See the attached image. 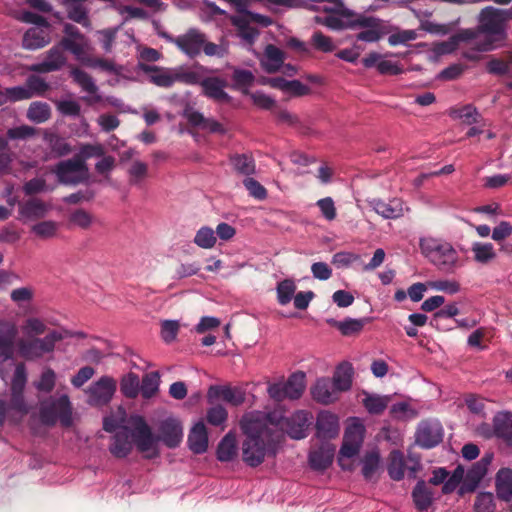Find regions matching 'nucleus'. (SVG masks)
I'll use <instances>...</instances> for the list:
<instances>
[{
	"instance_id": "nucleus-62",
	"label": "nucleus",
	"mask_w": 512,
	"mask_h": 512,
	"mask_svg": "<svg viewBox=\"0 0 512 512\" xmlns=\"http://www.w3.org/2000/svg\"><path fill=\"white\" fill-rule=\"evenodd\" d=\"M228 413L222 405H215L207 411V421L213 426H220L227 420Z\"/></svg>"
},
{
	"instance_id": "nucleus-11",
	"label": "nucleus",
	"mask_w": 512,
	"mask_h": 512,
	"mask_svg": "<svg viewBox=\"0 0 512 512\" xmlns=\"http://www.w3.org/2000/svg\"><path fill=\"white\" fill-rule=\"evenodd\" d=\"M493 453H486L479 461L474 463L471 468L465 472L464 480L458 490L459 496L474 492L479 486L482 479L488 471V467L492 463Z\"/></svg>"
},
{
	"instance_id": "nucleus-34",
	"label": "nucleus",
	"mask_w": 512,
	"mask_h": 512,
	"mask_svg": "<svg viewBox=\"0 0 512 512\" xmlns=\"http://www.w3.org/2000/svg\"><path fill=\"white\" fill-rule=\"evenodd\" d=\"M471 252L476 263L488 265L497 258L495 247L490 242H474L471 245Z\"/></svg>"
},
{
	"instance_id": "nucleus-30",
	"label": "nucleus",
	"mask_w": 512,
	"mask_h": 512,
	"mask_svg": "<svg viewBox=\"0 0 512 512\" xmlns=\"http://www.w3.org/2000/svg\"><path fill=\"white\" fill-rule=\"evenodd\" d=\"M52 26L45 16L34 12V49L42 48L51 42Z\"/></svg>"
},
{
	"instance_id": "nucleus-44",
	"label": "nucleus",
	"mask_w": 512,
	"mask_h": 512,
	"mask_svg": "<svg viewBox=\"0 0 512 512\" xmlns=\"http://www.w3.org/2000/svg\"><path fill=\"white\" fill-rule=\"evenodd\" d=\"M255 79L254 74L245 69L234 68L233 69V88L241 90L244 93H247L248 88L253 84Z\"/></svg>"
},
{
	"instance_id": "nucleus-39",
	"label": "nucleus",
	"mask_w": 512,
	"mask_h": 512,
	"mask_svg": "<svg viewBox=\"0 0 512 512\" xmlns=\"http://www.w3.org/2000/svg\"><path fill=\"white\" fill-rule=\"evenodd\" d=\"M305 378V373L296 372L293 373L286 382H284L288 399L295 400L302 396L306 387Z\"/></svg>"
},
{
	"instance_id": "nucleus-26",
	"label": "nucleus",
	"mask_w": 512,
	"mask_h": 512,
	"mask_svg": "<svg viewBox=\"0 0 512 512\" xmlns=\"http://www.w3.org/2000/svg\"><path fill=\"white\" fill-rule=\"evenodd\" d=\"M160 439L166 446L174 448L178 446L183 437V429L176 419H166L160 426Z\"/></svg>"
},
{
	"instance_id": "nucleus-46",
	"label": "nucleus",
	"mask_w": 512,
	"mask_h": 512,
	"mask_svg": "<svg viewBox=\"0 0 512 512\" xmlns=\"http://www.w3.org/2000/svg\"><path fill=\"white\" fill-rule=\"evenodd\" d=\"M216 242L215 231L208 226L201 227L194 236V243L202 249H211L215 246Z\"/></svg>"
},
{
	"instance_id": "nucleus-5",
	"label": "nucleus",
	"mask_w": 512,
	"mask_h": 512,
	"mask_svg": "<svg viewBox=\"0 0 512 512\" xmlns=\"http://www.w3.org/2000/svg\"><path fill=\"white\" fill-rule=\"evenodd\" d=\"M40 420L46 425L59 422L63 427L73 425V407L67 394L49 396L40 402Z\"/></svg>"
},
{
	"instance_id": "nucleus-16",
	"label": "nucleus",
	"mask_w": 512,
	"mask_h": 512,
	"mask_svg": "<svg viewBox=\"0 0 512 512\" xmlns=\"http://www.w3.org/2000/svg\"><path fill=\"white\" fill-rule=\"evenodd\" d=\"M369 207L384 219H398L408 211L402 199L392 198L387 202L380 198L367 199Z\"/></svg>"
},
{
	"instance_id": "nucleus-21",
	"label": "nucleus",
	"mask_w": 512,
	"mask_h": 512,
	"mask_svg": "<svg viewBox=\"0 0 512 512\" xmlns=\"http://www.w3.org/2000/svg\"><path fill=\"white\" fill-rule=\"evenodd\" d=\"M26 383L25 368L22 364H18L12 379V406L21 413H27L28 409L24 403L22 392Z\"/></svg>"
},
{
	"instance_id": "nucleus-64",
	"label": "nucleus",
	"mask_w": 512,
	"mask_h": 512,
	"mask_svg": "<svg viewBox=\"0 0 512 512\" xmlns=\"http://www.w3.org/2000/svg\"><path fill=\"white\" fill-rule=\"evenodd\" d=\"M45 140L51 147L52 151L55 152L58 156L66 155L71 151L67 142L57 135H45Z\"/></svg>"
},
{
	"instance_id": "nucleus-42",
	"label": "nucleus",
	"mask_w": 512,
	"mask_h": 512,
	"mask_svg": "<svg viewBox=\"0 0 512 512\" xmlns=\"http://www.w3.org/2000/svg\"><path fill=\"white\" fill-rule=\"evenodd\" d=\"M330 380L339 393L349 390L352 384V368L348 365L339 366Z\"/></svg>"
},
{
	"instance_id": "nucleus-10",
	"label": "nucleus",
	"mask_w": 512,
	"mask_h": 512,
	"mask_svg": "<svg viewBox=\"0 0 512 512\" xmlns=\"http://www.w3.org/2000/svg\"><path fill=\"white\" fill-rule=\"evenodd\" d=\"M327 12H331L325 16H316L315 22L321 24L331 30L339 31L344 29H352L356 13L344 8H329L324 6L322 8Z\"/></svg>"
},
{
	"instance_id": "nucleus-22",
	"label": "nucleus",
	"mask_w": 512,
	"mask_h": 512,
	"mask_svg": "<svg viewBox=\"0 0 512 512\" xmlns=\"http://www.w3.org/2000/svg\"><path fill=\"white\" fill-rule=\"evenodd\" d=\"M67 59L61 46H53L45 55L44 59L34 64V72H51L62 68Z\"/></svg>"
},
{
	"instance_id": "nucleus-60",
	"label": "nucleus",
	"mask_w": 512,
	"mask_h": 512,
	"mask_svg": "<svg viewBox=\"0 0 512 512\" xmlns=\"http://www.w3.org/2000/svg\"><path fill=\"white\" fill-rule=\"evenodd\" d=\"M380 457L378 453L372 452L365 456L363 460L362 472L366 479H371L379 468Z\"/></svg>"
},
{
	"instance_id": "nucleus-19",
	"label": "nucleus",
	"mask_w": 512,
	"mask_h": 512,
	"mask_svg": "<svg viewBox=\"0 0 512 512\" xmlns=\"http://www.w3.org/2000/svg\"><path fill=\"white\" fill-rule=\"evenodd\" d=\"M340 431L339 418L330 411H321L317 415L316 434L321 439H332Z\"/></svg>"
},
{
	"instance_id": "nucleus-51",
	"label": "nucleus",
	"mask_w": 512,
	"mask_h": 512,
	"mask_svg": "<svg viewBox=\"0 0 512 512\" xmlns=\"http://www.w3.org/2000/svg\"><path fill=\"white\" fill-rule=\"evenodd\" d=\"M388 402V397L367 395L363 400V405L370 414H380L386 409Z\"/></svg>"
},
{
	"instance_id": "nucleus-6",
	"label": "nucleus",
	"mask_w": 512,
	"mask_h": 512,
	"mask_svg": "<svg viewBox=\"0 0 512 512\" xmlns=\"http://www.w3.org/2000/svg\"><path fill=\"white\" fill-rule=\"evenodd\" d=\"M352 30H360L356 35L358 41L373 43L389 34L392 27L380 18L356 13Z\"/></svg>"
},
{
	"instance_id": "nucleus-53",
	"label": "nucleus",
	"mask_w": 512,
	"mask_h": 512,
	"mask_svg": "<svg viewBox=\"0 0 512 512\" xmlns=\"http://www.w3.org/2000/svg\"><path fill=\"white\" fill-rule=\"evenodd\" d=\"M83 65L90 67V68H98L102 71L109 72V73H119L120 67L116 65V63L109 59L99 58V57H91L88 56V58L85 60Z\"/></svg>"
},
{
	"instance_id": "nucleus-14",
	"label": "nucleus",
	"mask_w": 512,
	"mask_h": 512,
	"mask_svg": "<svg viewBox=\"0 0 512 512\" xmlns=\"http://www.w3.org/2000/svg\"><path fill=\"white\" fill-rule=\"evenodd\" d=\"M204 34L197 29H190L185 34H182L176 38L162 34V37L168 41L174 43L184 54L189 57H195L202 51L204 44Z\"/></svg>"
},
{
	"instance_id": "nucleus-1",
	"label": "nucleus",
	"mask_w": 512,
	"mask_h": 512,
	"mask_svg": "<svg viewBox=\"0 0 512 512\" xmlns=\"http://www.w3.org/2000/svg\"><path fill=\"white\" fill-rule=\"evenodd\" d=\"M240 427L245 435L242 442V458L250 467H257L268 456H275L279 444V431L275 417L261 411L246 413Z\"/></svg>"
},
{
	"instance_id": "nucleus-38",
	"label": "nucleus",
	"mask_w": 512,
	"mask_h": 512,
	"mask_svg": "<svg viewBox=\"0 0 512 512\" xmlns=\"http://www.w3.org/2000/svg\"><path fill=\"white\" fill-rule=\"evenodd\" d=\"M188 121L192 125L212 133H225V129L220 122L211 118H205L203 114L197 111H193L188 114Z\"/></svg>"
},
{
	"instance_id": "nucleus-20",
	"label": "nucleus",
	"mask_w": 512,
	"mask_h": 512,
	"mask_svg": "<svg viewBox=\"0 0 512 512\" xmlns=\"http://www.w3.org/2000/svg\"><path fill=\"white\" fill-rule=\"evenodd\" d=\"M311 395L316 402L328 405L338 400L339 392L329 378H319L311 387Z\"/></svg>"
},
{
	"instance_id": "nucleus-56",
	"label": "nucleus",
	"mask_w": 512,
	"mask_h": 512,
	"mask_svg": "<svg viewBox=\"0 0 512 512\" xmlns=\"http://www.w3.org/2000/svg\"><path fill=\"white\" fill-rule=\"evenodd\" d=\"M118 30L119 27L106 28L97 31L98 40L105 53H110L112 51Z\"/></svg>"
},
{
	"instance_id": "nucleus-2",
	"label": "nucleus",
	"mask_w": 512,
	"mask_h": 512,
	"mask_svg": "<svg viewBox=\"0 0 512 512\" xmlns=\"http://www.w3.org/2000/svg\"><path fill=\"white\" fill-rule=\"evenodd\" d=\"M65 336L54 312L34 311V360H54L56 346Z\"/></svg>"
},
{
	"instance_id": "nucleus-63",
	"label": "nucleus",
	"mask_w": 512,
	"mask_h": 512,
	"mask_svg": "<svg viewBox=\"0 0 512 512\" xmlns=\"http://www.w3.org/2000/svg\"><path fill=\"white\" fill-rule=\"evenodd\" d=\"M418 37L415 30H397L390 34L388 37V43L391 46H397L400 44H406L409 41H413Z\"/></svg>"
},
{
	"instance_id": "nucleus-12",
	"label": "nucleus",
	"mask_w": 512,
	"mask_h": 512,
	"mask_svg": "<svg viewBox=\"0 0 512 512\" xmlns=\"http://www.w3.org/2000/svg\"><path fill=\"white\" fill-rule=\"evenodd\" d=\"M55 173L61 183L75 185L87 178L88 169L82 159L74 157L61 161L56 166Z\"/></svg>"
},
{
	"instance_id": "nucleus-61",
	"label": "nucleus",
	"mask_w": 512,
	"mask_h": 512,
	"mask_svg": "<svg viewBox=\"0 0 512 512\" xmlns=\"http://www.w3.org/2000/svg\"><path fill=\"white\" fill-rule=\"evenodd\" d=\"M69 222L82 229H87L93 222V217L90 213L83 209H77L69 216Z\"/></svg>"
},
{
	"instance_id": "nucleus-43",
	"label": "nucleus",
	"mask_w": 512,
	"mask_h": 512,
	"mask_svg": "<svg viewBox=\"0 0 512 512\" xmlns=\"http://www.w3.org/2000/svg\"><path fill=\"white\" fill-rule=\"evenodd\" d=\"M494 430L499 437L512 438V414L509 412L497 414L494 417Z\"/></svg>"
},
{
	"instance_id": "nucleus-23",
	"label": "nucleus",
	"mask_w": 512,
	"mask_h": 512,
	"mask_svg": "<svg viewBox=\"0 0 512 512\" xmlns=\"http://www.w3.org/2000/svg\"><path fill=\"white\" fill-rule=\"evenodd\" d=\"M87 0H61L66 7L67 17L82 25L84 28L91 29L92 24L89 18V9L84 5Z\"/></svg>"
},
{
	"instance_id": "nucleus-33",
	"label": "nucleus",
	"mask_w": 512,
	"mask_h": 512,
	"mask_svg": "<svg viewBox=\"0 0 512 512\" xmlns=\"http://www.w3.org/2000/svg\"><path fill=\"white\" fill-rule=\"evenodd\" d=\"M496 493L499 499L510 501L512 499V470L501 468L495 477Z\"/></svg>"
},
{
	"instance_id": "nucleus-7",
	"label": "nucleus",
	"mask_w": 512,
	"mask_h": 512,
	"mask_svg": "<svg viewBox=\"0 0 512 512\" xmlns=\"http://www.w3.org/2000/svg\"><path fill=\"white\" fill-rule=\"evenodd\" d=\"M268 416L275 417L279 431V440L283 432H286L293 439H302L307 435V429L310 423L311 415L307 411L299 410L293 413L289 418H284L280 413H266Z\"/></svg>"
},
{
	"instance_id": "nucleus-55",
	"label": "nucleus",
	"mask_w": 512,
	"mask_h": 512,
	"mask_svg": "<svg viewBox=\"0 0 512 512\" xmlns=\"http://www.w3.org/2000/svg\"><path fill=\"white\" fill-rule=\"evenodd\" d=\"M179 329L178 320H164L161 322V338L165 343H172L176 339Z\"/></svg>"
},
{
	"instance_id": "nucleus-59",
	"label": "nucleus",
	"mask_w": 512,
	"mask_h": 512,
	"mask_svg": "<svg viewBox=\"0 0 512 512\" xmlns=\"http://www.w3.org/2000/svg\"><path fill=\"white\" fill-rule=\"evenodd\" d=\"M390 413L394 418L408 420L417 416L416 411L406 402H399L392 405Z\"/></svg>"
},
{
	"instance_id": "nucleus-3",
	"label": "nucleus",
	"mask_w": 512,
	"mask_h": 512,
	"mask_svg": "<svg viewBox=\"0 0 512 512\" xmlns=\"http://www.w3.org/2000/svg\"><path fill=\"white\" fill-rule=\"evenodd\" d=\"M421 254L437 270L444 273H453L460 266V255L454 245L441 237L424 236L419 239Z\"/></svg>"
},
{
	"instance_id": "nucleus-37",
	"label": "nucleus",
	"mask_w": 512,
	"mask_h": 512,
	"mask_svg": "<svg viewBox=\"0 0 512 512\" xmlns=\"http://www.w3.org/2000/svg\"><path fill=\"white\" fill-rule=\"evenodd\" d=\"M237 453L236 436L233 432L227 433L217 448V459L221 462L232 461Z\"/></svg>"
},
{
	"instance_id": "nucleus-49",
	"label": "nucleus",
	"mask_w": 512,
	"mask_h": 512,
	"mask_svg": "<svg viewBox=\"0 0 512 512\" xmlns=\"http://www.w3.org/2000/svg\"><path fill=\"white\" fill-rule=\"evenodd\" d=\"M277 300L281 305H287L294 297L296 284L293 280L285 279L278 283Z\"/></svg>"
},
{
	"instance_id": "nucleus-18",
	"label": "nucleus",
	"mask_w": 512,
	"mask_h": 512,
	"mask_svg": "<svg viewBox=\"0 0 512 512\" xmlns=\"http://www.w3.org/2000/svg\"><path fill=\"white\" fill-rule=\"evenodd\" d=\"M137 68L148 76L151 83L158 87L170 88L176 83L175 68L145 64L141 61L137 64Z\"/></svg>"
},
{
	"instance_id": "nucleus-35",
	"label": "nucleus",
	"mask_w": 512,
	"mask_h": 512,
	"mask_svg": "<svg viewBox=\"0 0 512 512\" xmlns=\"http://www.w3.org/2000/svg\"><path fill=\"white\" fill-rule=\"evenodd\" d=\"M233 25L237 28V35L246 45H252L259 35L257 28L250 24L246 16H236L232 18Z\"/></svg>"
},
{
	"instance_id": "nucleus-4",
	"label": "nucleus",
	"mask_w": 512,
	"mask_h": 512,
	"mask_svg": "<svg viewBox=\"0 0 512 512\" xmlns=\"http://www.w3.org/2000/svg\"><path fill=\"white\" fill-rule=\"evenodd\" d=\"M505 20L503 11L494 7H486L481 11L478 25L483 37V42L479 44L481 51H491L505 40Z\"/></svg>"
},
{
	"instance_id": "nucleus-8",
	"label": "nucleus",
	"mask_w": 512,
	"mask_h": 512,
	"mask_svg": "<svg viewBox=\"0 0 512 512\" xmlns=\"http://www.w3.org/2000/svg\"><path fill=\"white\" fill-rule=\"evenodd\" d=\"M365 426L360 418L349 419L345 429L343 444L340 449L339 463L344 467V458H352L358 454L363 442Z\"/></svg>"
},
{
	"instance_id": "nucleus-32",
	"label": "nucleus",
	"mask_w": 512,
	"mask_h": 512,
	"mask_svg": "<svg viewBox=\"0 0 512 512\" xmlns=\"http://www.w3.org/2000/svg\"><path fill=\"white\" fill-rule=\"evenodd\" d=\"M262 68L268 72H276L282 66L284 62V53L278 47L269 44L264 50V54L261 58Z\"/></svg>"
},
{
	"instance_id": "nucleus-41",
	"label": "nucleus",
	"mask_w": 512,
	"mask_h": 512,
	"mask_svg": "<svg viewBox=\"0 0 512 512\" xmlns=\"http://www.w3.org/2000/svg\"><path fill=\"white\" fill-rule=\"evenodd\" d=\"M333 449L329 446H323L319 449L313 450L309 454V463L314 469L327 468L333 459Z\"/></svg>"
},
{
	"instance_id": "nucleus-9",
	"label": "nucleus",
	"mask_w": 512,
	"mask_h": 512,
	"mask_svg": "<svg viewBox=\"0 0 512 512\" xmlns=\"http://www.w3.org/2000/svg\"><path fill=\"white\" fill-rule=\"evenodd\" d=\"M129 425L132 428V437L137 449L145 453L148 458L157 456V439L153 436L145 420L138 415L131 416Z\"/></svg>"
},
{
	"instance_id": "nucleus-24",
	"label": "nucleus",
	"mask_w": 512,
	"mask_h": 512,
	"mask_svg": "<svg viewBox=\"0 0 512 512\" xmlns=\"http://www.w3.org/2000/svg\"><path fill=\"white\" fill-rule=\"evenodd\" d=\"M133 442L132 428L121 427L113 437L110 452L118 458L126 457L132 450Z\"/></svg>"
},
{
	"instance_id": "nucleus-57",
	"label": "nucleus",
	"mask_w": 512,
	"mask_h": 512,
	"mask_svg": "<svg viewBox=\"0 0 512 512\" xmlns=\"http://www.w3.org/2000/svg\"><path fill=\"white\" fill-rule=\"evenodd\" d=\"M364 324L365 320L363 319L348 318L343 321L337 322L336 326L343 335L348 336L355 333H359L363 329Z\"/></svg>"
},
{
	"instance_id": "nucleus-58",
	"label": "nucleus",
	"mask_w": 512,
	"mask_h": 512,
	"mask_svg": "<svg viewBox=\"0 0 512 512\" xmlns=\"http://www.w3.org/2000/svg\"><path fill=\"white\" fill-rule=\"evenodd\" d=\"M175 78L176 82H182L188 85H201V81L203 80L197 71L181 67L175 68Z\"/></svg>"
},
{
	"instance_id": "nucleus-36",
	"label": "nucleus",
	"mask_w": 512,
	"mask_h": 512,
	"mask_svg": "<svg viewBox=\"0 0 512 512\" xmlns=\"http://www.w3.org/2000/svg\"><path fill=\"white\" fill-rule=\"evenodd\" d=\"M16 333L14 326H6L0 329V361H5L12 357Z\"/></svg>"
},
{
	"instance_id": "nucleus-29",
	"label": "nucleus",
	"mask_w": 512,
	"mask_h": 512,
	"mask_svg": "<svg viewBox=\"0 0 512 512\" xmlns=\"http://www.w3.org/2000/svg\"><path fill=\"white\" fill-rule=\"evenodd\" d=\"M59 45L63 51L67 50L71 52L76 60L82 64L88 58L91 50L90 42L86 36L77 39L62 38Z\"/></svg>"
},
{
	"instance_id": "nucleus-52",
	"label": "nucleus",
	"mask_w": 512,
	"mask_h": 512,
	"mask_svg": "<svg viewBox=\"0 0 512 512\" xmlns=\"http://www.w3.org/2000/svg\"><path fill=\"white\" fill-rule=\"evenodd\" d=\"M121 392L128 398H135L140 392L139 378L134 373H129L121 381Z\"/></svg>"
},
{
	"instance_id": "nucleus-48",
	"label": "nucleus",
	"mask_w": 512,
	"mask_h": 512,
	"mask_svg": "<svg viewBox=\"0 0 512 512\" xmlns=\"http://www.w3.org/2000/svg\"><path fill=\"white\" fill-rule=\"evenodd\" d=\"M233 168L240 174L251 175L255 172V162L249 155H235L231 158Z\"/></svg>"
},
{
	"instance_id": "nucleus-31",
	"label": "nucleus",
	"mask_w": 512,
	"mask_h": 512,
	"mask_svg": "<svg viewBox=\"0 0 512 512\" xmlns=\"http://www.w3.org/2000/svg\"><path fill=\"white\" fill-rule=\"evenodd\" d=\"M188 444L196 454L204 453L207 450L208 434L203 422L200 421L193 426L188 436Z\"/></svg>"
},
{
	"instance_id": "nucleus-13",
	"label": "nucleus",
	"mask_w": 512,
	"mask_h": 512,
	"mask_svg": "<svg viewBox=\"0 0 512 512\" xmlns=\"http://www.w3.org/2000/svg\"><path fill=\"white\" fill-rule=\"evenodd\" d=\"M116 391V381L109 376H102L92 383L86 393L87 402L92 406H103L108 404Z\"/></svg>"
},
{
	"instance_id": "nucleus-15",
	"label": "nucleus",
	"mask_w": 512,
	"mask_h": 512,
	"mask_svg": "<svg viewBox=\"0 0 512 512\" xmlns=\"http://www.w3.org/2000/svg\"><path fill=\"white\" fill-rule=\"evenodd\" d=\"M409 461L411 462V465L407 466L403 453L398 450H393L389 455V463L387 467L389 476L393 480L399 481L403 479L405 470L407 469L409 476L415 478L417 471L421 469L420 460L416 457H410Z\"/></svg>"
},
{
	"instance_id": "nucleus-25",
	"label": "nucleus",
	"mask_w": 512,
	"mask_h": 512,
	"mask_svg": "<svg viewBox=\"0 0 512 512\" xmlns=\"http://www.w3.org/2000/svg\"><path fill=\"white\" fill-rule=\"evenodd\" d=\"M208 398H221L233 406H239L245 401V392L239 387L212 386L208 391Z\"/></svg>"
},
{
	"instance_id": "nucleus-27",
	"label": "nucleus",
	"mask_w": 512,
	"mask_h": 512,
	"mask_svg": "<svg viewBox=\"0 0 512 512\" xmlns=\"http://www.w3.org/2000/svg\"><path fill=\"white\" fill-rule=\"evenodd\" d=\"M226 80L218 77H208L201 81L203 94L218 102H229L230 96L224 91Z\"/></svg>"
},
{
	"instance_id": "nucleus-50",
	"label": "nucleus",
	"mask_w": 512,
	"mask_h": 512,
	"mask_svg": "<svg viewBox=\"0 0 512 512\" xmlns=\"http://www.w3.org/2000/svg\"><path fill=\"white\" fill-rule=\"evenodd\" d=\"M55 383L56 373L53 369L45 367L41 372L38 381L34 383V387L41 392L50 393L55 387Z\"/></svg>"
},
{
	"instance_id": "nucleus-40",
	"label": "nucleus",
	"mask_w": 512,
	"mask_h": 512,
	"mask_svg": "<svg viewBox=\"0 0 512 512\" xmlns=\"http://www.w3.org/2000/svg\"><path fill=\"white\" fill-rule=\"evenodd\" d=\"M415 506L419 510H427L433 501V493L424 481H419L412 493Z\"/></svg>"
},
{
	"instance_id": "nucleus-47",
	"label": "nucleus",
	"mask_w": 512,
	"mask_h": 512,
	"mask_svg": "<svg viewBox=\"0 0 512 512\" xmlns=\"http://www.w3.org/2000/svg\"><path fill=\"white\" fill-rule=\"evenodd\" d=\"M464 474H465L464 467L462 465H458L454 469L452 474L449 475L447 477L446 481L444 482V485L442 487V492L444 494H449V493H452V492H454L456 490L458 491L459 487L463 483Z\"/></svg>"
},
{
	"instance_id": "nucleus-45",
	"label": "nucleus",
	"mask_w": 512,
	"mask_h": 512,
	"mask_svg": "<svg viewBox=\"0 0 512 512\" xmlns=\"http://www.w3.org/2000/svg\"><path fill=\"white\" fill-rule=\"evenodd\" d=\"M160 376L158 372H150L146 374L140 384V393L146 399L154 396L159 388Z\"/></svg>"
},
{
	"instance_id": "nucleus-28",
	"label": "nucleus",
	"mask_w": 512,
	"mask_h": 512,
	"mask_svg": "<svg viewBox=\"0 0 512 512\" xmlns=\"http://www.w3.org/2000/svg\"><path fill=\"white\" fill-rule=\"evenodd\" d=\"M71 77L74 82L77 83L81 89L90 95L89 98H85L88 102H100L101 96L98 94V87L95 84L93 78L85 71L79 68H73L70 71Z\"/></svg>"
},
{
	"instance_id": "nucleus-17",
	"label": "nucleus",
	"mask_w": 512,
	"mask_h": 512,
	"mask_svg": "<svg viewBox=\"0 0 512 512\" xmlns=\"http://www.w3.org/2000/svg\"><path fill=\"white\" fill-rule=\"evenodd\" d=\"M443 439V428L439 421L428 420L419 424L416 442L419 446L429 449L437 446Z\"/></svg>"
},
{
	"instance_id": "nucleus-54",
	"label": "nucleus",
	"mask_w": 512,
	"mask_h": 512,
	"mask_svg": "<svg viewBox=\"0 0 512 512\" xmlns=\"http://www.w3.org/2000/svg\"><path fill=\"white\" fill-rule=\"evenodd\" d=\"M311 43L315 49L324 53L332 52L336 48V45L334 44L333 40L329 36L324 35L320 31H316L313 33L311 37Z\"/></svg>"
}]
</instances>
